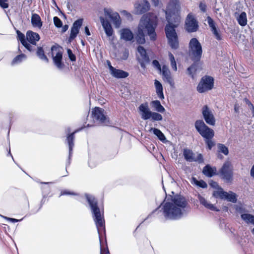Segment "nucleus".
Here are the masks:
<instances>
[{
  "label": "nucleus",
  "instance_id": "f257e3e1",
  "mask_svg": "<svg viewBox=\"0 0 254 254\" xmlns=\"http://www.w3.org/2000/svg\"><path fill=\"white\" fill-rule=\"evenodd\" d=\"M188 205L186 198L181 195H175L170 201H164L162 210L166 219L176 220L181 218Z\"/></svg>",
  "mask_w": 254,
  "mask_h": 254
},
{
  "label": "nucleus",
  "instance_id": "f03ea898",
  "mask_svg": "<svg viewBox=\"0 0 254 254\" xmlns=\"http://www.w3.org/2000/svg\"><path fill=\"white\" fill-rule=\"evenodd\" d=\"M157 25V16L153 13H148L141 17L136 36V41L139 44H144L145 42V32H147L151 40L156 39V34L155 31Z\"/></svg>",
  "mask_w": 254,
  "mask_h": 254
},
{
  "label": "nucleus",
  "instance_id": "7ed1b4c3",
  "mask_svg": "<svg viewBox=\"0 0 254 254\" xmlns=\"http://www.w3.org/2000/svg\"><path fill=\"white\" fill-rule=\"evenodd\" d=\"M85 196L89 204L93 215V218L100 237L101 233L105 231L103 210L98 207L97 200L94 196L88 194H86Z\"/></svg>",
  "mask_w": 254,
  "mask_h": 254
},
{
  "label": "nucleus",
  "instance_id": "20e7f679",
  "mask_svg": "<svg viewBox=\"0 0 254 254\" xmlns=\"http://www.w3.org/2000/svg\"><path fill=\"white\" fill-rule=\"evenodd\" d=\"M180 8L179 0H170L169 2L166 12V19L169 23H175V26H178L180 22V16L179 14Z\"/></svg>",
  "mask_w": 254,
  "mask_h": 254
},
{
  "label": "nucleus",
  "instance_id": "39448f33",
  "mask_svg": "<svg viewBox=\"0 0 254 254\" xmlns=\"http://www.w3.org/2000/svg\"><path fill=\"white\" fill-rule=\"evenodd\" d=\"M177 27L175 26V23L172 22L168 23L165 28L168 44L173 49H177L179 45L178 35L175 30Z\"/></svg>",
  "mask_w": 254,
  "mask_h": 254
},
{
  "label": "nucleus",
  "instance_id": "423d86ee",
  "mask_svg": "<svg viewBox=\"0 0 254 254\" xmlns=\"http://www.w3.org/2000/svg\"><path fill=\"white\" fill-rule=\"evenodd\" d=\"M202 54L200 43L197 39L192 38L189 43V54L191 60L194 62H198L201 58Z\"/></svg>",
  "mask_w": 254,
  "mask_h": 254
},
{
  "label": "nucleus",
  "instance_id": "0eeeda50",
  "mask_svg": "<svg viewBox=\"0 0 254 254\" xmlns=\"http://www.w3.org/2000/svg\"><path fill=\"white\" fill-rule=\"evenodd\" d=\"M63 49L59 45H54L51 47V55L55 65L61 69L64 66V64L62 62Z\"/></svg>",
  "mask_w": 254,
  "mask_h": 254
},
{
  "label": "nucleus",
  "instance_id": "6e6552de",
  "mask_svg": "<svg viewBox=\"0 0 254 254\" xmlns=\"http://www.w3.org/2000/svg\"><path fill=\"white\" fill-rule=\"evenodd\" d=\"M195 127L205 139H212L214 136L213 130L207 127L202 120L196 121L195 123Z\"/></svg>",
  "mask_w": 254,
  "mask_h": 254
},
{
  "label": "nucleus",
  "instance_id": "1a4fd4ad",
  "mask_svg": "<svg viewBox=\"0 0 254 254\" xmlns=\"http://www.w3.org/2000/svg\"><path fill=\"white\" fill-rule=\"evenodd\" d=\"M214 79L210 76L203 77L199 83L197 89L199 93H203L211 89L213 86Z\"/></svg>",
  "mask_w": 254,
  "mask_h": 254
},
{
  "label": "nucleus",
  "instance_id": "9d476101",
  "mask_svg": "<svg viewBox=\"0 0 254 254\" xmlns=\"http://www.w3.org/2000/svg\"><path fill=\"white\" fill-rule=\"evenodd\" d=\"M220 176L229 182L232 180L233 178V168L230 161H226L223 165L221 169L219 171Z\"/></svg>",
  "mask_w": 254,
  "mask_h": 254
},
{
  "label": "nucleus",
  "instance_id": "9b49d317",
  "mask_svg": "<svg viewBox=\"0 0 254 254\" xmlns=\"http://www.w3.org/2000/svg\"><path fill=\"white\" fill-rule=\"evenodd\" d=\"M202 114L206 123L210 125L214 126L215 118L213 111L208 106L205 105L202 108Z\"/></svg>",
  "mask_w": 254,
  "mask_h": 254
},
{
  "label": "nucleus",
  "instance_id": "f8f14e48",
  "mask_svg": "<svg viewBox=\"0 0 254 254\" xmlns=\"http://www.w3.org/2000/svg\"><path fill=\"white\" fill-rule=\"evenodd\" d=\"M92 116L93 120L100 123L107 125L109 123V120L104 114V110L100 108H95L92 111Z\"/></svg>",
  "mask_w": 254,
  "mask_h": 254
},
{
  "label": "nucleus",
  "instance_id": "ddd939ff",
  "mask_svg": "<svg viewBox=\"0 0 254 254\" xmlns=\"http://www.w3.org/2000/svg\"><path fill=\"white\" fill-rule=\"evenodd\" d=\"M213 195L216 198L219 197L221 199H227L233 203L236 202L237 201L236 194L235 193L232 191H230V193L227 192L223 191L222 189L214 191Z\"/></svg>",
  "mask_w": 254,
  "mask_h": 254
},
{
  "label": "nucleus",
  "instance_id": "4468645a",
  "mask_svg": "<svg viewBox=\"0 0 254 254\" xmlns=\"http://www.w3.org/2000/svg\"><path fill=\"white\" fill-rule=\"evenodd\" d=\"M150 8V4L146 0H139L134 3V13L141 14L147 12Z\"/></svg>",
  "mask_w": 254,
  "mask_h": 254
},
{
  "label": "nucleus",
  "instance_id": "2eb2a0df",
  "mask_svg": "<svg viewBox=\"0 0 254 254\" xmlns=\"http://www.w3.org/2000/svg\"><path fill=\"white\" fill-rule=\"evenodd\" d=\"M137 51L138 53L137 56V60L141 66L144 68H145L146 64L149 63V57L147 55L145 50L142 46H139L138 47Z\"/></svg>",
  "mask_w": 254,
  "mask_h": 254
},
{
  "label": "nucleus",
  "instance_id": "dca6fc26",
  "mask_svg": "<svg viewBox=\"0 0 254 254\" xmlns=\"http://www.w3.org/2000/svg\"><path fill=\"white\" fill-rule=\"evenodd\" d=\"M104 14L105 16L110 18L116 27L118 28L120 27L121 21L118 13L113 12L110 8H104Z\"/></svg>",
  "mask_w": 254,
  "mask_h": 254
},
{
  "label": "nucleus",
  "instance_id": "f3484780",
  "mask_svg": "<svg viewBox=\"0 0 254 254\" xmlns=\"http://www.w3.org/2000/svg\"><path fill=\"white\" fill-rule=\"evenodd\" d=\"M196 20L191 14H189L186 21V29L189 32L196 31L198 29Z\"/></svg>",
  "mask_w": 254,
  "mask_h": 254
},
{
  "label": "nucleus",
  "instance_id": "a211bd4d",
  "mask_svg": "<svg viewBox=\"0 0 254 254\" xmlns=\"http://www.w3.org/2000/svg\"><path fill=\"white\" fill-rule=\"evenodd\" d=\"M83 19L80 18L76 20L73 24L71 28L70 34L69 38V41L71 42L77 36L79 33V29L83 23Z\"/></svg>",
  "mask_w": 254,
  "mask_h": 254
},
{
  "label": "nucleus",
  "instance_id": "6ab92c4d",
  "mask_svg": "<svg viewBox=\"0 0 254 254\" xmlns=\"http://www.w3.org/2000/svg\"><path fill=\"white\" fill-rule=\"evenodd\" d=\"M161 71L162 72L164 81L168 83L171 87H174L175 84L174 79L168 66L164 65Z\"/></svg>",
  "mask_w": 254,
  "mask_h": 254
},
{
  "label": "nucleus",
  "instance_id": "aec40b11",
  "mask_svg": "<svg viewBox=\"0 0 254 254\" xmlns=\"http://www.w3.org/2000/svg\"><path fill=\"white\" fill-rule=\"evenodd\" d=\"M138 110L142 119L146 120L150 119L152 112L150 110L147 103L141 104L138 107Z\"/></svg>",
  "mask_w": 254,
  "mask_h": 254
},
{
  "label": "nucleus",
  "instance_id": "412c9836",
  "mask_svg": "<svg viewBox=\"0 0 254 254\" xmlns=\"http://www.w3.org/2000/svg\"><path fill=\"white\" fill-rule=\"evenodd\" d=\"M26 39L27 41L33 47V46L36 45V42L39 40L40 36L37 33L31 31H28L26 33Z\"/></svg>",
  "mask_w": 254,
  "mask_h": 254
},
{
  "label": "nucleus",
  "instance_id": "4be33fe9",
  "mask_svg": "<svg viewBox=\"0 0 254 254\" xmlns=\"http://www.w3.org/2000/svg\"><path fill=\"white\" fill-rule=\"evenodd\" d=\"M100 21L106 35L109 37L112 36L113 34V30L108 20L105 19L103 17H100Z\"/></svg>",
  "mask_w": 254,
  "mask_h": 254
},
{
  "label": "nucleus",
  "instance_id": "5701e85b",
  "mask_svg": "<svg viewBox=\"0 0 254 254\" xmlns=\"http://www.w3.org/2000/svg\"><path fill=\"white\" fill-rule=\"evenodd\" d=\"M197 198L200 203L206 208L212 211H218V209H217L213 204H211L210 202L207 201L204 197L201 195L198 194Z\"/></svg>",
  "mask_w": 254,
  "mask_h": 254
},
{
  "label": "nucleus",
  "instance_id": "b1692460",
  "mask_svg": "<svg viewBox=\"0 0 254 254\" xmlns=\"http://www.w3.org/2000/svg\"><path fill=\"white\" fill-rule=\"evenodd\" d=\"M16 33L18 39L20 41L21 44L29 51H33L34 49L32 48V46L26 40L25 35L19 30H17Z\"/></svg>",
  "mask_w": 254,
  "mask_h": 254
},
{
  "label": "nucleus",
  "instance_id": "393cba45",
  "mask_svg": "<svg viewBox=\"0 0 254 254\" xmlns=\"http://www.w3.org/2000/svg\"><path fill=\"white\" fill-rule=\"evenodd\" d=\"M121 38L126 41H130L133 38V35L129 29L124 28L121 31Z\"/></svg>",
  "mask_w": 254,
  "mask_h": 254
},
{
  "label": "nucleus",
  "instance_id": "a878e982",
  "mask_svg": "<svg viewBox=\"0 0 254 254\" xmlns=\"http://www.w3.org/2000/svg\"><path fill=\"white\" fill-rule=\"evenodd\" d=\"M110 72L111 75L116 78H124L127 77L129 74L128 72L121 69L115 68Z\"/></svg>",
  "mask_w": 254,
  "mask_h": 254
},
{
  "label": "nucleus",
  "instance_id": "bb28decb",
  "mask_svg": "<svg viewBox=\"0 0 254 254\" xmlns=\"http://www.w3.org/2000/svg\"><path fill=\"white\" fill-rule=\"evenodd\" d=\"M237 13H235V16L239 24L241 26H245L248 23L247 14L245 12H242L240 14L236 16Z\"/></svg>",
  "mask_w": 254,
  "mask_h": 254
},
{
  "label": "nucleus",
  "instance_id": "cd10ccee",
  "mask_svg": "<svg viewBox=\"0 0 254 254\" xmlns=\"http://www.w3.org/2000/svg\"><path fill=\"white\" fill-rule=\"evenodd\" d=\"M216 167H212L209 165H207L204 167L202 172L204 175L208 177H211L216 174Z\"/></svg>",
  "mask_w": 254,
  "mask_h": 254
},
{
  "label": "nucleus",
  "instance_id": "c85d7f7f",
  "mask_svg": "<svg viewBox=\"0 0 254 254\" xmlns=\"http://www.w3.org/2000/svg\"><path fill=\"white\" fill-rule=\"evenodd\" d=\"M76 131H75L72 132V133L68 134V136H67L66 140H67L68 145V147H69V157H68L69 160L70 159V157L72 155V148L74 146L73 141L74 139V133Z\"/></svg>",
  "mask_w": 254,
  "mask_h": 254
},
{
  "label": "nucleus",
  "instance_id": "c756f323",
  "mask_svg": "<svg viewBox=\"0 0 254 254\" xmlns=\"http://www.w3.org/2000/svg\"><path fill=\"white\" fill-rule=\"evenodd\" d=\"M31 23L34 27L40 28L42 26L40 16L36 13L33 14L31 17Z\"/></svg>",
  "mask_w": 254,
  "mask_h": 254
},
{
  "label": "nucleus",
  "instance_id": "7c9ffc66",
  "mask_svg": "<svg viewBox=\"0 0 254 254\" xmlns=\"http://www.w3.org/2000/svg\"><path fill=\"white\" fill-rule=\"evenodd\" d=\"M154 85L156 88V94L160 99H164L163 92V87L161 83L157 80H155Z\"/></svg>",
  "mask_w": 254,
  "mask_h": 254
},
{
  "label": "nucleus",
  "instance_id": "2f4dec72",
  "mask_svg": "<svg viewBox=\"0 0 254 254\" xmlns=\"http://www.w3.org/2000/svg\"><path fill=\"white\" fill-rule=\"evenodd\" d=\"M183 155L185 159L189 162H193L195 160V157L192 151L189 149H184Z\"/></svg>",
  "mask_w": 254,
  "mask_h": 254
},
{
  "label": "nucleus",
  "instance_id": "473e14b6",
  "mask_svg": "<svg viewBox=\"0 0 254 254\" xmlns=\"http://www.w3.org/2000/svg\"><path fill=\"white\" fill-rule=\"evenodd\" d=\"M152 131L153 133L157 136L158 139L160 140L162 142H165L166 141V137L164 134L162 132V131L156 128L151 127L150 129V131Z\"/></svg>",
  "mask_w": 254,
  "mask_h": 254
},
{
  "label": "nucleus",
  "instance_id": "72a5a7b5",
  "mask_svg": "<svg viewBox=\"0 0 254 254\" xmlns=\"http://www.w3.org/2000/svg\"><path fill=\"white\" fill-rule=\"evenodd\" d=\"M242 219L247 223H251L254 225V216L248 213L241 215Z\"/></svg>",
  "mask_w": 254,
  "mask_h": 254
},
{
  "label": "nucleus",
  "instance_id": "f704fd0d",
  "mask_svg": "<svg viewBox=\"0 0 254 254\" xmlns=\"http://www.w3.org/2000/svg\"><path fill=\"white\" fill-rule=\"evenodd\" d=\"M37 56L42 60H43L47 63L49 62V60L47 58V56L45 55L44 51L42 48V47H39L37 48V51L36 52Z\"/></svg>",
  "mask_w": 254,
  "mask_h": 254
},
{
  "label": "nucleus",
  "instance_id": "c9c22d12",
  "mask_svg": "<svg viewBox=\"0 0 254 254\" xmlns=\"http://www.w3.org/2000/svg\"><path fill=\"white\" fill-rule=\"evenodd\" d=\"M153 107L155 110L160 113H163L165 112V108L161 105L160 101L158 100L153 101L152 102Z\"/></svg>",
  "mask_w": 254,
  "mask_h": 254
},
{
  "label": "nucleus",
  "instance_id": "e433bc0d",
  "mask_svg": "<svg viewBox=\"0 0 254 254\" xmlns=\"http://www.w3.org/2000/svg\"><path fill=\"white\" fill-rule=\"evenodd\" d=\"M26 56L23 54L17 56L14 58L11 62L12 65L18 64L22 62L23 61L26 60Z\"/></svg>",
  "mask_w": 254,
  "mask_h": 254
},
{
  "label": "nucleus",
  "instance_id": "4c0bfd02",
  "mask_svg": "<svg viewBox=\"0 0 254 254\" xmlns=\"http://www.w3.org/2000/svg\"><path fill=\"white\" fill-rule=\"evenodd\" d=\"M192 184H194L196 186H199L202 188H206L207 187V184L203 180L198 181L195 178H192Z\"/></svg>",
  "mask_w": 254,
  "mask_h": 254
},
{
  "label": "nucleus",
  "instance_id": "58836bf2",
  "mask_svg": "<svg viewBox=\"0 0 254 254\" xmlns=\"http://www.w3.org/2000/svg\"><path fill=\"white\" fill-rule=\"evenodd\" d=\"M217 148L218 152L222 153L225 155H227L229 154L228 148L224 144L218 143L217 144Z\"/></svg>",
  "mask_w": 254,
  "mask_h": 254
},
{
  "label": "nucleus",
  "instance_id": "ea45409f",
  "mask_svg": "<svg viewBox=\"0 0 254 254\" xmlns=\"http://www.w3.org/2000/svg\"><path fill=\"white\" fill-rule=\"evenodd\" d=\"M169 58L171 62V65L173 69L175 71L177 70V66L174 56L171 53H169Z\"/></svg>",
  "mask_w": 254,
  "mask_h": 254
},
{
  "label": "nucleus",
  "instance_id": "a19ab883",
  "mask_svg": "<svg viewBox=\"0 0 254 254\" xmlns=\"http://www.w3.org/2000/svg\"><path fill=\"white\" fill-rule=\"evenodd\" d=\"M150 118L153 121H159L162 120V116L159 113L152 112L150 116Z\"/></svg>",
  "mask_w": 254,
  "mask_h": 254
},
{
  "label": "nucleus",
  "instance_id": "79ce46f5",
  "mask_svg": "<svg viewBox=\"0 0 254 254\" xmlns=\"http://www.w3.org/2000/svg\"><path fill=\"white\" fill-rule=\"evenodd\" d=\"M196 70V64H192L190 67L188 68V71L190 75L192 78H193V72Z\"/></svg>",
  "mask_w": 254,
  "mask_h": 254
},
{
  "label": "nucleus",
  "instance_id": "37998d69",
  "mask_svg": "<svg viewBox=\"0 0 254 254\" xmlns=\"http://www.w3.org/2000/svg\"><path fill=\"white\" fill-rule=\"evenodd\" d=\"M54 22L55 26L57 27L60 28L62 26V21L59 17L57 16L54 17Z\"/></svg>",
  "mask_w": 254,
  "mask_h": 254
},
{
  "label": "nucleus",
  "instance_id": "c03bdc74",
  "mask_svg": "<svg viewBox=\"0 0 254 254\" xmlns=\"http://www.w3.org/2000/svg\"><path fill=\"white\" fill-rule=\"evenodd\" d=\"M207 20L208 24L209 27L211 28V30L216 28L214 20L210 16H208L207 17Z\"/></svg>",
  "mask_w": 254,
  "mask_h": 254
},
{
  "label": "nucleus",
  "instance_id": "a18cd8bd",
  "mask_svg": "<svg viewBox=\"0 0 254 254\" xmlns=\"http://www.w3.org/2000/svg\"><path fill=\"white\" fill-rule=\"evenodd\" d=\"M121 13L122 15L125 16L127 19L129 20H132V16L131 14L127 10H123L121 11Z\"/></svg>",
  "mask_w": 254,
  "mask_h": 254
},
{
  "label": "nucleus",
  "instance_id": "49530a36",
  "mask_svg": "<svg viewBox=\"0 0 254 254\" xmlns=\"http://www.w3.org/2000/svg\"><path fill=\"white\" fill-rule=\"evenodd\" d=\"M205 143H206L207 147L209 150H211L213 146H214L215 143L211 139H205Z\"/></svg>",
  "mask_w": 254,
  "mask_h": 254
},
{
  "label": "nucleus",
  "instance_id": "de8ad7c7",
  "mask_svg": "<svg viewBox=\"0 0 254 254\" xmlns=\"http://www.w3.org/2000/svg\"><path fill=\"white\" fill-rule=\"evenodd\" d=\"M0 6L3 9L8 8L9 6L8 0H0Z\"/></svg>",
  "mask_w": 254,
  "mask_h": 254
},
{
  "label": "nucleus",
  "instance_id": "09e8293b",
  "mask_svg": "<svg viewBox=\"0 0 254 254\" xmlns=\"http://www.w3.org/2000/svg\"><path fill=\"white\" fill-rule=\"evenodd\" d=\"M77 194L73 191H70L68 190H62L61 192L60 196L64 195H76Z\"/></svg>",
  "mask_w": 254,
  "mask_h": 254
},
{
  "label": "nucleus",
  "instance_id": "8fccbe9b",
  "mask_svg": "<svg viewBox=\"0 0 254 254\" xmlns=\"http://www.w3.org/2000/svg\"><path fill=\"white\" fill-rule=\"evenodd\" d=\"M67 52L70 60L71 61H75L76 60V57L72 53V51L70 49H68Z\"/></svg>",
  "mask_w": 254,
  "mask_h": 254
},
{
  "label": "nucleus",
  "instance_id": "3c124183",
  "mask_svg": "<svg viewBox=\"0 0 254 254\" xmlns=\"http://www.w3.org/2000/svg\"><path fill=\"white\" fill-rule=\"evenodd\" d=\"M211 31L218 40H220L221 39V36L217 31L216 28L211 30Z\"/></svg>",
  "mask_w": 254,
  "mask_h": 254
},
{
  "label": "nucleus",
  "instance_id": "603ef678",
  "mask_svg": "<svg viewBox=\"0 0 254 254\" xmlns=\"http://www.w3.org/2000/svg\"><path fill=\"white\" fill-rule=\"evenodd\" d=\"M152 64L154 67H156L157 69H158L160 71H161L162 69L160 65V64L158 61L156 60H153L152 62Z\"/></svg>",
  "mask_w": 254,
  "mask_h": 254
},
{
  "label": "nucleus",
  "instance_id": "864d4df0",
  "mask_svg": "<svg viewBox=\"0 0 254 254\" xmlns=\"http://www.w3.org/2000/svg\"><path fill=\"white\" fill-rule=\"evenodd\" d=\"M0 216L1 217H2L3 218L5 219H6L12 223H15V222H18V221H21V220H18V219H14V218H9V217H6V216H3V215H0Z\"/></svg>",
  "mask_w": 254,
  "mask_h": 254
},
{
  "label": "nucleus",
  "instance_id": "5fc2aeb1",
  "mask_svg": "<svg viewBox=\"0 0 254 254\" xmlns=\"http://www.w3.org/2000/svg\"><path fill=\"white\" fill-rule=\"evenodd\" d=\"M203 161V158L202 154H199L197 157H195V160L193 162H198L199 163H202Z\"/></svg>",
  "mask_w": 254,
  "mask_h": 254
},
{
  "label": "nucleus",
  "instance_id": "6e6d98bb",
  "mask_svg": "<svg viewBox=\"0 0 254 254\" xmlns=\"http://www.w3.org/2000/svg\"><path fill=\"white\" fill-rule=\"evenodd\" d=\"M199 7L200 9L202 11H203V12H205L206 11V4L205 3H204L203 2H200L199 3Z\"/></svg>",
  "mask_w": 254,
  "mask_h": 254
},
{
  "label": "nucleus",
  "instance_id": "4d7b16f0",
  "mask_svg": "<svg viewBox=\"0 0 254 254\" xmlns=\"http://www.w3.org/2000/svg\"><path fill=\"white\" fill-rule=\"evenodd\" d=\"M109 254V250L107 248H103L101 246V249H100V254Z\"/></svg>",
  "mask_w": 254,
  "mask_h": 254
},
{
  "label": "nucleus",
  "instance_id": "13d9d810",
  "mask_svg": "<svg viewBox=\"0 0 254 254\" xmlns=\"http://www.w3.org/2000/svg\"><path fill=\"white\" fill-rule=\"evenodd\" d=\"M107 64L108 66V68L109 69L110 73L113 70V69H114L115 67H114L111 64V62L109 61H107Z\"/></svg>",
  "mask_w": 254,
  "mask_h": 254
},
{
  "label": "nucleus",
  "instance_id": "bf43d9fd",
  "mask_svg": "<svg viewBox=\"0 0 254 254\" xmlns=\"http://www.w3.org/2000/svg\"><path fill=\"white\" fill-rule=\"evenodd\" d=\"M210 185L211 187L214 188H217L218 187V184L215 182H212Z\"/></svg>",
  "mask_w": 254,
  "mask_h": 254
},
{
  "label": "nucleus",
  "instance_id": "052dcab7",
  "mask_svg": "<svg viewBox=\"0 0 254 254\" xmlns=\"http://www.w3.org/2000/svg\"><path fill=\"white\" fill-rule=\"evenodd\" d=\"M85 33L86 35L87 36L90 35V32L89 28L87 26H86L85 27Z\"/></svg>",
  "mask_w": 254,
  "mask_h": 254
},
{
  "label": "nucleus",
  "instance_id": "680f3d73",
  "mask_svg": "<svg viewBox=\"0 0 254 254\" xmlns=\"http://www.w3.org/2000/svg\"><path fill=\"white\" fill-rule=\"evenodd\" d=\"M128 53L127 52H125L124 53V56H123V60H126L127 57H128Z\"/></svg>",
  "mask_w": 254,
  "mask_h": 254
},
{
  "label": "nucleus",
  "instance_id": "e2e57ef3",
  "mask_svg": "<svg viewBox=\"0 0 254 254\" xmlns=\"http://www.w3.org/2000/svg\"><path fill=\"white\" fill-rule=\"evenodd\" d=\"M239 110V107L237 104H235V107H234L235 112L236 113H238Z\"/></svg>",
  "mask_w": 254,
  "mask_h": 254
},
{
  "label": "nucleus",
  "instance_id": "0e129e2a",
  "mask_svg": "<svg viewBox=\"0 0 254 254\" xmlns=\"http://www.w3.org/2000/svg\"><path fill=\"white\" fill-rule=\"evenodd\" d=\"M68 27V25H64V27H63V30H62L63 32L66 31L67 30Z\"/></svg>",
  "mask_w": 254,
  "mask_h": 254
},
{
  "label": "nucleus",
  "instance_id": "69168bd1",
  "mask_svg": "<svg viewBox=\"0 0 254 254\" xmlns=\"http://www.w3.org/2000/svg\"><path fill=\"white\" fill-rule=\"evenodd\" d=\"M152 0L155 6H156L158 4V2H159L158 0Z\"/></svg>",
  "mask_w": 254,
  "mask_h": 254
},
{
  "label": "nucleus",
  "instance_id": "338daca9",
  "mask_svg": "<svg viewBox=\"0 0 254 254\" xmlns=\"http://www.w3.org/2000/svg\"><path fill=\"white\" fill-rule=\"evenodd\" d=\"M89 166L91 167H93L94 166L93 165H91V160L89 162Z\"/></svg>",
  "mask_w": 254,
  "mask_h": 254
},
{
  "label": "nucleus",
  "instance_id": "774afa93",
  "mask_svg": "<svg viewBox=\"0 0 254 254\" xmlns=\"http://www.w3.org/2000/svg\"><path fill=\"white\" fill-rule=\"evenodd\" d=\"M252 232L254 234V228H253V229L252 230Z\"/></svg>",
  "mask_w": 254,
  "mask_h": 254
}]
</instances>
